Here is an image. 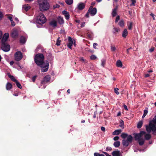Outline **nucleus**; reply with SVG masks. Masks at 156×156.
I'll list each match as a JSON object with an SVG mask.
<instances>
[{
    "label": "nucleus",
    "mask_w": 156,
    "mask_h": 156,
    "mask_svg": "<svg viewBox=\"0 0 156 156\" xmlns=\"http://www.w3.org/2000/svg\"><path fill=\"white\" fill-rule=\"evenodd\" d=\"M128 136V134L124 133H122L121 135V137L123 139H125Z\"/></svg>",
    "instance_id": "obj_35"
},
{
    "label": "nucleus",
    "mask_w": 156,
    "mask_h": 156,
    "mask_svg": "<svg viewBox=\"0 0 156 156\" xmlns=\"http://www.w3.org/2000/svg\"><path fill=\"white\" fill-rule=\"evenodd\" d=\"M51 77L49 75H47L43 78L41 81L42 84H45L48 82L50 80Z\"/></svg>",
    "instance_id": "obj_9"
},
{
    "label": "nucleus",
    "mask_w": 156,
    "mask_h": 156,
    "mask_svg": "<svg viewBox=\"0 0 156 156\" xmlns=\"http://www.w3.org/2000/svg\"><path fill=\"white\" fill-rule=\"evenodd\" d=\"M98 45V44L97 43H94L93 44V48L95 49H96V46H97Z\"/></svg>",
    "instance_id": "obj_51"
},
{
    "label": "nucleus",
    "mask_w": 156,
    "mask_h": 156,
    "mask_svg": "<svg viewBox=\"0 0 156 156\" xmlns=\"http://www.w3.org/2000/svg\"><path fill=\"white\" fill-rule=\"evenodd\" d=\"M38 3L41 11H44L49 9V4L47 0H38Z\"/></svg>",
    "instance_id": "obj_2"
},
{
    "label": "nucleus",
    "mask_w": 156,
    "mask_h": 156,
    "mask_svg": "<svg viewBox=\"0 0 156 156\" xmlns=\"http://www.w3.org/2000/svg\"><path fill=\"white\" fill-rule=\"evenodd\" d=\"M119 139V137L118 136H116L113 138V140L115 141L118 140Z\"/></svg>",
    "instance_id": "obj_50"
},
{
    "label": "nucleus",
    "mask_w": 156,
    "mask_h": 156,
    "mask_svg": "<svg viewBox=\"0 0 156 156\" xmlns=\"http://www.w3.org/2000/svg\"><path fill=\"white\" fill-rule=\"evenodd\" d=\"M8 77L13 82H15L17 80H16L13 76L11 75L9 73H8Z\"/></svg>",
    "instance_id": "obj_18"
},
{
    "label": "nucleus",
    "mask_w": 156,
    "mask_h": 156,
    "mask_svg": "<svg viewBox=\"0 0 156 156\" xmlns=\"http://www.w3.org/2000/svg\"><path fill=\"white\" fill-rule=\"evenodd\" d=\"M22 58L23 55L21 51H17L15 54V59L17 61L20 60Z\"/></svg>",
    "instance_id": "obj_7"
},
{
    "label": "nucleus",
    "mask_w": 156,
    "mask_h": 156,
    "mask_svg": "<svg viewBox=\"0 0 156 156\" xmlns=\"http://www.w3.org/2000/svg\"><path fill=\"white\" fill-rule=\"evenodd\" d=\"M85 5L84 3H80L78 5L77 8L79 10H81L85 7Z\"/></svg>",
    "instance_id": "obj_15"
},
{
    "label": "nucleus",
    "mask_w": 156,
    "mask_h": 156,
    "mask_svg": "<svg viewBox=\"0 0 156 156\" xmlns=\"http://www.w3.org/2000/svg\"><path fill=\"white\" fill-rule=\"evenodd\" d=\"M57 21L55 20H52L49 22V24L53 28H55L57 26Z\"/></svg>",
    "instance_id": "obj_12"
},
{
    "label": "nucleus",
    "mask_w": 156,
    "mask_h": 156,
    "mask_svg": "<svg viewBox=\"0 0 156 156\" xmlns=\"http://www.w3.org/2000/svg\"><path fill=\"white\" fill-rule=\"evenodd\" d=\"M97 114V112L96 111H95L94 112V115H93V118H96V115Z\"/></svg>",
    "instance_id": "obj_54"
},
{
    "label": "nucleus",
    "mask_w": 156,
    "mask_h": 156,
    "mask_svg": "<svg viewBox=\"0 0 156 156\" xmlns=\"http://www.w3.org/2000/svg\"><path fill=\"white\" fill-rule=\"evenodd\" d=\"M121 129H118L115 130L112 133L113 135H118L121 132Z\"/></svg>",
    "instance_id": "obj_23"
},
{
    "label": "nucleus",
    "mask_w": 156,
    "mask_h": 156,
    "mask_svg": "<svg viewBox=\"0 0 156 156\" xmlns=\"http://www.w3.org/2000/svg\"><path fill=\"white\" fill-rule=\"evenodd\" d=\"M8 19L10 20V21L12 20V17L11 16H8Z\"/></svg>",
    "instance_id": "obj_64"
},
{
    "label": "nucleus",
    "mask_w": 156,
    "mask_h": 156,
    "mask_svg": "<svg viewBox=\"0 0 156 156\" xmlns=\"http://www.w3.org/2000/svg\"><path fill=\"white\" fill-rule=\"evenodd\" d=\"M143 122L142 121H140L138 123L137 125V127L138 129H140L142 126L143 125Z\"/></svg>",
    "instance_id": "obj_32"
},
{
    "label": "nucleus",
    "mask_w": 156,
    "mask_h": 156,
    "mask_svg": "<svg viewBox=\"0 0 156 156\" xmlns=\"http://www.w3.org/2000/svg\"><path fill=\"white\" fill-rule=\"evenodd\" d=\"M3 17L2 13L0 11V20H1Z\"/></svg>",
    "instance_id": "obj_49"
},
{
    "label": "nucleus",
    "mask_w": 156,
    "mask_h": 156,
    "mask_svg": "<svg viewBox=\"0 0 156 156\" xmlns=\"http://www.w3.org/2000/svg\"><path fill=\"white\" fill-rule=\"evenodd\" d=\"M58 22L60 24H62L64 23V21L63 18L61 16H59L58 18Z\"/></svg>",
    "instance_id": "obj_20"
},
{
    "label": "nucleus",
    "mask_w": 156,
    "mask_h": 156,
    "mask_svg": "<svg viewBox=\"0 0 156 156\" xmlns=\"http://www.w3.org/2000/svg\"><path fill=\"white\" fill-rule=\"evenodd\" d=\"M9 37V34L8 33H5L2 39V42H5L8 39Z\"/></svg>",
    "instance_id": "obj_13"
},
{
    "label": "nucleus",
    "mask_w": 156,
    "mask_h": 156,
    "mask_svg": "<svg viewBox=\"0 0 156 156\" xmlns=\"http://www.w3.org/2000/svg\"><path fill=\"white\" fill-rule=\"evenodd\" d=\"M112 149V148L110 147H107L106 148V149L108 150V151H111Z\"/></svg>",
    "instance_id": "obj_60"
},
{
    "label": "nucleus",
    "mask_w": 156,
    "mask_h": 156,
    "mask_svg": "<svg viewBox=\"0 0 156 156\" xmlns=\"http://www.w3.org/2000/svg\"><path fill=\"white\" fill-rule=\"evenodd\" d=\"M88 10L90 12V14L92 16H94L95 15L97 12V9L95 8H93L92 6H90Z\"/></svg>",
    "instance_id": "obj_8"
},
{
    "label": "nucleus",
    "mask_w": 156,
    "mask_h": 156,
    "mask_svg": "<svg viewBox=\"0 0 156 156\" xmlns=\"http://www.w3.org/2000/svg\"><path fill=\"white\" fill-rule=\"evenodd\" d=\"M112 154L113 156H122V154L119 151H113Z\"/></svg>",
    "instance_id": "obj_14"
},
{
    "label": "nucleus",
    "mask_w": 156,
    "mask_h": 156,
    "mask_svg": "<svg viewBox=\"0 0 156 156\" xmlns=\"http://www.w3.org/2000/svg\"><path fill=\"white\" fill-rule=\"evenodd\" d=\"M144 136L145 139L146 140H149L151 137V135L149 133L146 134Z\"/></svg>",
    "instance_id": "obj_27"
},
{
    "label": "nucleus",
    "mask_w": 156,
    "mask_h": 156,
    "mask_svg": "<svg viewBox=\"0 0 156 156\" xmlns=\"http://www.w3.org/2000/svg\"><path fill=\"white\" fill-rule=\"evenodd\" d=\"M11 34L12 37L14 38H16L18 37V31L16 30H12Z\"/></svg>",
    "instance_id": "obj_11"
},
{
    "label": "nucleus",
    "mask_w": 156,
    "mask_h": 156,
    "mask_svg": "<svg viewBox=\"0 0 156 156\" xmlns=\"http://www.w3.org/2000/svg\"><path fill=\"white\" fill-rule=\"evenodd\" d=\"M101 130L103 132L105 131V127L102 126L101 128Z\"/></svg>",
    "instance_id": "obj_56"
},
{
    "label": "nucleus",
    "mask_w": 156,
    "mask_h": 156,
    "mask_svg": "<svg viewBox=\"0 0 156 156\" xmlns=\"http://www.w3.org/2000/svg\"><path fill=\"white\" fill-rule=\"evenodd\" d=\"M11 26H12V27H14L15 26V23L14 22V21H13V20H11Z\"/></svg>",
    "instance_id": "obj_48"
},
{
    "label": "nucleus",
    "mask_w": 156,
    "mask_h": 156,
    "mask_svg": "<svg viewBox=\"0 0 156 156\" xmlns=\"http://www.w3.org/2000/svg\"><path fill=\"white\" fill-rule=\"evenodd\" d=\"M23 8L27 12L30 8V6L28 4L25 5H23Z\"/></svg>",
    "instance_id": "obj_19"
},
{
    "label": "nucleus",
    "mask_w": 156,
    "mask_h": 156,
    "mask_svg": "<svg viewBox=\"0 0 156 156\" xmlns=\"http://www.w3.org/2000/svg\"><path fill=\"white\" fill-rule=\"evenodd\" d=\"M132 4L131 5H132L134 6H135V4L136 3V0H131Z\"/></svg>",
    "instance_id": "obj_44"
},
{
    "label": "nucleus",
    "mask_w": 156,
    "mask_h": 156,
    "mask_svg": "<svg viewBox=\"0 0 156 156\" xmlns=\"http://www.w3.org/2000/svg\"><path fill=\"white\" fill-rule=\"evenodd\" d=\"M94 156H105V155L102 154H100L98 153H95L94 154Z\"/></svg>",
    "instance_id": "obj_38"
},
{
    "label": "nucleus",
    "mask_w": 156,
    "mask_h": 156,
    "mask_svg": "<svg viewBox=\"0 0 156 156\" xmlns=\"http://www.w3.org/2000/svg\"><path fill=\"white\" fill-rule=\"evenodd\" d=\"M124 124V121L122 120H121L119 124V126L122 128H123Z\"/></svg>",
    "instance_id": "obj_39"
},
{
    "label": "nucleus",
    "mask_w": 156,
    "mask_h": 156,
    "mask_svg": "<svg viewBox=\"0 0 156 156\" xmlns=\"http://www.w3.org/2000/svg\"><path fill=\"white\" fill-rule=\"evenodd\" d=\"M68 43L67 44V46L70 49H72V46L73 44V41L72 38L70 37H68Z\"/></svg>",
    "instance_id": "obj_10"
},
{
    "label": "nucleus",
    "mask_w": 156,
    "mask_h": 156,
    "mask_svg": "<svg viewBox=\"0 0 156 156\" xmlns=\"http://www.w3.org/2000/svg\"><path fill=\"white\" fill-rule=\"evenodd\" d=\"M123 107L125 110L126 111H127L128 110V109L127 108V106L125 105H123Z\"/></svg>",
    "instance_id": "obj_57"
},
{
    "label": "nucleus",
    "mask_w": 156,
    "mask_h": 156,
    "mask_svg": "<svg viewBox=\"0 0 156 156\" xmlns=\"http://www.w3.org/2000/svg\"><path fill=\"white\" fill-rule=\"evenodd\" d=\"M114 29L115 31H114V33H115V32H118L120 30L119 29H118L117 28H114Z\"/></svg>",
    "instance_id": "obj_53"
},
{
    "label": "nucleus",
    "mask_w": 156,
    "mask_h": 156,
    "mask_svg": "<svg viewBox=\"0 0 156 156\" xmlns=\"http://www.w3.org/2000/svg\"><path fill=\"white\" fill-rule=\"evenodd\" d=\"M119 25L120 27H123L124 26V22L123 20H120L119 23Z\"/></svg>",
    "instance_id": "obj_30"
},
{
    "label": "nucleus",
    "mask_w": 156,
    "mask_h": 156,
    "mask_svg": "<svg viewBox=\"0 0 156 156\" xmlns=\"http://www.w3.org/2000/svg\"><path fill=\"white\" fill-rule=\"evenodd\" d=\"M148 113V111L146 110H145L144 111V114L146 115H147Z\"/></svg>",
    "instance_id": "obj_59"
},
{
    "label": "nucleus",
    "mask_w": 156,
    "mask_h": 156,
    "mask_svg": "<svg viewBox=\"0 0 156 156\" xmlns=\"http://www.w3.org/2000/svg\"><path fill=\"white\" fill-rule=\"evenodd\" d=\"M150 15L153 17V19L154 20H155V18H154V15L153 13H151L150 14Z\"/></svg>",
    "instance_id": "obj_58"
},
{
    "label": "nucleus",
    "mask_w": 156,
    "mask_h": 156,
    "mask_svg": "<svg viewBox=\"0 0 156 156\" xmlns=\"http://www.w3.org/2000/svg\"><path fill=\"white\" fill-rule=\"evenodd\" d=\"M119 89L117 88H115L114 89V92L117 95H118L119 94V93L118 91Z\"/></svg>",
    "instance_id": "obj_41"
},
{
    "label": "nucleus",
    "mask_w": 156,
    "mask_h": 156,
    "mask_svg": "<svg viewBox=\"0 0 156 156\" xmlns=\"http://www.w3.org/2000/svg\"><path fill=\"white\" fill-rule=\"evenodd\" d=\"M80 60L81 61H84V59L83 57H81L80 58Z\"/></svg>",
    "instance_id": "obj_62"
},
{
    "label": "nucleus",
    "mask_w": 156,
    "mask_h": 156,
    "mask_svg": "<svg viewBox=\"0 0 156 156\" xmlns=\"http://www.w3.org/2000/svg\"><path fill=\"white\" fill-rule=\"evenodd\" d=\"M150 76V75L148 74H145V77H148Z\"/></svg>",
    "instance_id": "obj_61"
},
{
    "label": "nucleus",
    "mask_w": 156,
    "mask_h": 156,
    "mask_svg": "<svg viewBox=\"0 0 156 156\" xmlns=\"http://www.w3.org/2000/svg\"><path fill=\"white\" fill-rule=\"evenodd\" d=\"M120 20V16H117L116 18L115 22L117 23L119 20Z\"/></svg>",
    "instance_id": "obj_47"
},
{
    "label": "nucleus",
    "mask_w": 156,
    "mask_h": 156,
    "mask_svg": "<svg viewBox=\"0 0 156 156\" xmlns=\"http://www.w3.org/2000/svg\"><path fill=\"white\" fill-rule=\"evenodd\" d=\"M129 142L126 140H122V145L124 146L127 147L129 144Z\"/></svg>",
    "instance_id": "obj_21"
},
{
    "label": "nucleus",
    "mask_w": 156,
    "mask_h": 156,
    "mask_svg": "<svg viewBox=\"0 0 156 156\" xmlns=\"http://www.w3.org/2000/svg\"><path fill=\"white\" fill-rule=\"evenodd\" d=\"M47 19L44 15L41 12L37 16L36 22L37 23L42 25L46 22Z\"/></svg>",
    "instance_id": "obj_4"
},
{
    "label": "nucleus",
    "mask_w": 156,
    "mask_h": 156,
    "mask_svg": "<svg viewBox=\"0 0 156 156\" xmlns=\"http://www.w3.org/2000/svg\"><path fill=\"white\" fill-rule=\"evenodd\" d=\"M66 4L69 5H70L72 4L73 2V0H66Z\"/></svg>",
    "instance_id": "obj_36"
},
{
    "label": "nucleus",
    "mask_w": 156,
    "mask_h": 156,
    "mask_svg": "<svg viewBox=\"0 0 156 156\" xmlns=\"http://www.w3.org/2000/svg\"><path fill=\"white\" fill-rule=\"evenodd\" d=\"M128 31L126 29H125L122 34V36L124 38H126L128 35Z\"/></svg>",
    "instance_id": "obj_22"
},
{
    "label": "nucleus",
    "mask_w": 156,
    "mask_h": 156,
    "mask_svg": "<svg viewBox=\"0 0 156 156\" xmlns=\"http://www.w3.org/2000/svg\"><path fill=\"white\" fill-rule=\"evenodd\" d=\"M117 9L118 6H116L113 9L112 14L113 17H115L116 15L117 14Z\"/></svg>",
    "instance_id": "obj_17"
},
{
    "label": "nucleus",
    "mask_w": 156,
    "mask_h": 156,
    "mask_svg": "<svg viewBox=\"0 0 156 156\" xmlns=\"http://www.w3.org/2000/svg\"><path fill=\"white\" fill-rule=\"evenodd\" d=\"M154 50V48L153 47L149 49V51L150 52H152Z\"/></svg>",
    "instance_id": "obj_55"
},
{
    "label": "nucleus",
    "mask_w": 156,
    "mask_h": 156,
    "mask_svg": "<svg viewBox=\"0 0 156 156\" xmlns=\"http://www.w3.org/2000/svg\"><path fill=\"white\" fill-rule=\"evenodd\" d=\"M138 141L139 144L140 145L142 146L144 144V141L143 138H141V140H138Z\"/></svg>",
    "instance_id": "obj_37"
},
{
    "label": "nucleus",
    "mask_w": 156,
    "mask_h": 156,
    "mask_svg": "<svg viewBox=\"0 0 156 156\" xmlns=\"http://www.w3.org/2000/svg\"><path fill=\"white\" fill-rule=\"evenodd\" d=\"M146 129L148 133H150L152 131L153 135H156V124H153L152 123L151 121L149 122L148 125H146Z\"/></svg>",
    "instance_id": "obj_3"
},
{
    "label": "nucleus",
    "mask_w": 156,
    "mask_h": 156,
    "mask_svg": "<svg viewBox=\"0 0 156 156\" xmlns=\"http://www.w3.org/2000/svg\"><path fill=\"white\" fill-rule=\"evenodd\" d=\"M146 134V132L144 131H141L139 133H134V137L135 140H141L142 136Z\"/></svg>",
    "instance_id": "obj_6"
},
{
    "label": "nucleus",
    "mask_w": 156,
    "mask_h": 156,
    "mask_svg": "<svg viewBox=\"0 0 156 156\" xmlns=\"http://www.w3.org/2000/svg\"><path fill=\"white\" fill-rule=\"evenodd\" d=\"M15 83H16V85L17 86V87L20 88V89H22V87L21 85V84L20 83L17 81H16Z\"/></svg>",
    "instance_id": "obj_33"
},
{
    "label": "nucleus",
    "mask_w": 156,
    "mask_h": 156,
    "mask_svg": "<svg viewBox=\"0 0 156 156\" xmlns=\"http://www.w3.org/2000/svg\"><path fill=\"white\" fill-rule=\"evenodd\" d=\"M106 63V61L104 60H103L101 61V66L104 67L105 66V65Z\"/></svg>",
    "instance_id": "obj_43"
},
{
    "label": "nucleus",
    "mask_w": 156,
    "mask_h": 156,
    "mask_svg": "<svg viewBox=\"0 0 156 156\" xmlns=\"http://www.w3.org/2000/svg\"><path fill=\"white\" fill-rule=\"evenodd\" d=\"M12 88V84L8 82L6 85V89L7 90H10Z\"/></svg>",
    "instance_id": "obj_25"
},
{
    "label": "nucleus",
    "mask_w": 156,
    "mask_h": 156,
    "mask_svg": "<svg viewBox=\"0 0 156 156\" xmlns=\"http://www.w3.org/2000/svg\"><path fill=\"white\" fill-rule=\"evenodd\" d=\"M20 42L21 43L24 44L26 42L25 38L23 37H21L20 40Z\"/></svg>",
    "instance_id": "obj_31"
},
{
    "label": "nucleus",
    "mask_w": 156,
    "mask_h": 156,
    "mask_svg": "<svg viewBox=\"0 0 156 156\" xmlns=\"http://www.w3.org/2000/svg\"><path fill=\"white\" fill-rule=\"evenodd\" d=\"M90 13V12H89V10H88V12L85 15V16L87 18H88L89 17V15Z\"/></svg>",
    "instance_id": "obj_52"
},
{
    "label": "nucleus",
    "mask_w": 156,
    "mask_h": 156,
    "mask_svg": "<svg viewBox=\"0 0 156 156\" xmlns=\"http://www.w3.org/2000/svg\"><path fill=\"white\" fill-rule=\"evenodd\" d=\"M62 14L64 15L66 19L68 20L69 18V12L66 11L64 10L62 11Z\"/></svg>",
    "instance_id": "obj_16"
},
{
    "label": "nucleus",
    "mask_w": 156,
    "mask_h": 156,
    "mask_svg": "<svg viewBox=\"0 0 156 156\" xmlns=\"http://www.w3.org/2000/svg\"><path fill=\"white\" fill-rule=\"evenodd\" d=\"M120 142L119 141H115L114 142L113 144L114 146L115 147H118L120 145Z\"/></svg>",
    "instance_id": "obj_29"
},
{
    "label": "nucleus",
    "mask_w": 156,
    "mask_h": 156,
    "mask_svg": "<svg viewBox=\"0 0 156 156\" xmlns=\"http://www.w3.org/2000/svg\"><path fill=\"white\" fill-rule=\"evenodd\" d=\"M1 47L2 49L5 52L8 51L10 49V45L5 42H2Z\"/></svg>",
    "instance_id": "obj_5"
},
{
    "label": "nucleus",
    "mask_w": 156,
    "mask_h": 156,
    "mask_svg": "<svg viewBox=\"0 0 156 156\" xmlns=\"http://www.w3.org/2000/svg\"><path fill=\"white\" fill-rule=\"evenodd\" d=\"M60 37H58L56 41V42L55 44L57 46H59L60 45V43L61 42V40H60Z\"/></svg>",
    "instance_id": "obj_34"
},
{
    "label": "nucleus",
    "mask_w": 156,
    "mask_h": 156,
    "mask_svg": "<svg viewBox=\"0 0 156 156\" xmlns=\"http://www.w3.org/2000/svg\"><path fill=\"white\" fill-rule=\"evenodd\" d=\"M41 51L42 53H38L35 55L34 61L37 65L41 68V71L45 72L48 70L49 63L47 61H44V57L43 54L46 53V51L44 50H43Z\"/></svg>",
    "instance_id": "obj_1"
},
{
    "label": "nucleus",
    "mask_w": 156,
    "mask_h": 156,
    "mask_svg": "<svg viewBox=\"0 0 156 156\" xmlns=\"http://www.w3.org/2000/svg\"><path fill=\"white\" fill-rule=\"evenodd\" d=\"M97 57L94 55H92L90 57V58L91 60H94L96 59Z\"/></svg>",
    "instance_id": "obj_42"
},
{
    "label": "nucleus",
    "mask_w": 156,
    "mask_h": 156,
    "mask_svg": "<svg viewBox=\"0 0 156 156\" xmlns=\"http://www.w3.org/2000/svg\"><path fill=\"white\" fill-rule=\"evenodd\" d=\"M116 65L118 67H122V63L121 61L119 60H118L116 62Z\"/></svg>",
    "instance_id": "obj_26"
},
{
    "label": "nucleus",
    "mask_w": 156,
    "mask_h": 156,
    "mask_svg": "<svg viewBox=\"0 0 156 156\" xmlns=\"http://www.w3.org/2000/svg\"><path fill=\"white\" fill-rule=\"evenodd\" d=\"M2 37V32L0 30V40L1 39Z\"/></svg>",
    "instance_id": "obj_63"
},
{
    "label": "nucleus",
    "mask_w": 156,
    "mask_h": 156,
    "mask_svg": "<svg viewBox=\"0 0 156 156\" xmlns=\"http://www.w3.org/2000/svg\"><path fill=\"white\" fill-rule=\"evenodd\" d=\"M152 123L153 122L154 125H156V115L153 118L152 120L151 121Z\"/></svg>",
    "instance_id": "obj_40"
},
{
    "label": "nucleus",
    "mask_w": 156,
    "mask_h": 156,
    "mask_svg": "<svg viewBox=\"0 0 156 156\" xmlns=\"http://www.w3.org/2000/svg\"><path fill=\"white\" fill-rule=\"evenodd\" d=\"M37 75H35L33 77H32V80L33 82H34L35 81V80H36V78L37 77Z\"/></svg>",
    "instance_id": "obj_45"
},
{
    "label": "nucleus",
    "mask_w": 156,
    "mask_h": 156,
    "mask_svg": "<svg viewBox=\"0 0 156 156\" xmlns=\"http://www.w3.org/2000/svg\"><path fill=\"white\" fill-rule=\"evenodd\" d=\"M116 49V48L114 46H111V51H115Z\"/></svg>",
    "instance_id": "obj_46"
},
{
    "label": "nucleus",
    "mask_w": 156,
    "mask_h": 156,
    "mask_svg": "<svg viewBox=\"0 0 156 156\" xmlns=\"http://www.w3.org/2000/svg\"><path fill=\"white\" fill-rule=\"evenodd\" d=\"M133 22H127V25L128 26V29L129 30H131L132 28Z\"/></svg>",
    "instance_id": "obj_24"
},
{
    "label": "nucleus",
    "mask_w": 156,
    "mask_h": 156,
    "mask_svg": "<svg viewBox=\"0 0 156 156\" xmlns=\"http://www.w3.org/2000/svg\"><path fill=\"white\" fill-rule=\"evenodd\" d=\"M133 139V137L131 135H129L128 136L127 138V140L129 142V143H131Z\"/></svg>",
    "instance_id": "obj_28"
}]
</instances>
